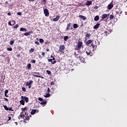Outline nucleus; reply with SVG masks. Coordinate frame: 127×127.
<instances>
[{
	"mask_svg": "<svg viewBox=\"0 0 127 127\" xmlns=\"http://www.w3.org/2000/svg\"><path fill=\"white\" fill-rule=\"evenodd\" d=\"M44 97L45 98H49V97H50V94L48 93L46 95H44Z\"/></svg>",
	"mask_w": 127,
	"mask_h": 127,
	"instance_id": "bb28decb",
	"label": "nucleus"
},
{
	"mask_svg": "<svg viewBox=\"0 0 127 127\" xmlns=\"http://www.w3.org/2000/svg\"><path fill=\"white\" fill-rule=\"evenodd\" d=\"M101 25V24L100 23H97L96 24L94 27L93 28L94 29H97V28H99V27Z\"/></svg>",
	"mask_w": 127,
	"mask_h": 127,
	"instance_id": "9b49d317",
	"label": "nucleus"
},
{
	"mask_svg": "<svg viewBox=\"0 0 127 127\" xmlns=\"http://www.w3.org/2000/svg\"><path fill=\"white\" fill-rule=\"evenodd\" d=\"M70 27H71V23L67 24V25L66 27V30H68V29H69Z\"/></svg>",
	"mask_w": 127,
	"mask_h": 127,
	"instance_id": "4be33fe9",
	"label": "nucleus"
},
{
	"mask_svg": "<svg viewBox=\"0 0 127 127\" xmlns=\"http://www.w3.org/2000/svg\"><path fill=\"white\" fill-rule=\"evenodd\" d=\"M35 44H37V45H39L40 43L38 41L35 42Z\"/></svg>",
	"mask_w": 127,
	"mask_h": 127,
	"instance_id": "37998d69",
	"label": "nucleus"
},
{
	"mask_svg": "<svg viewBox=\"0 0 127 127\" xmlns=\"http://www.w3.org/2000/svg\"><path fill=\"white\" fill-rule=\"evenodd\" d=\"M73 28H78V24H74L73 25Z\"/></svg>",
	"mask_w": 127,
	"mask_h": 127,
	"instance_id": "c85d7f7f",
	"label": "nucleus"
},
{
	"mask_svg": "<svg viewBox=\"0 0 127 127\" xmlns=\"http://www.w3.org/2000/svg\"><path fill=\"white\" fill-rule=\"evenodd\" d=\"M19 25H18V24H16L15 25H14L13 27V28H14V29H16V28H18V27H19Z\"/></svg>",
	"mask_w": 127,
	"mask_h": 127,
	"instance_id": "393cba45",
	"label": "nucleus"
},
{
	"mask_svg": "<svg viewBox=\"0 0 127 127\" xmlns=\"http://www.w3.org/2000/svg\"><path fill=\"white\" fill-rule=\"evenodd\" d=\"M22 90L23 92H26V88H25V87H22Z\"/></svg>",
	"mask_w": 127,
	"mask_h": 127,
	"instance_id": "f704fd0d",
	"label": "nucleus"
},
{
	"mask_svg": "<svg viewBox=\"0 0 127 127\" xmlns=\"http://www.w3.org/2000/svg\"><path fill=\"white\" fill-rule=\"evenodd\" d=\"M40 104L41 105H46L47 102L46 101H42Z\"/></svg>",
	"mask_w": 127,
	"mask_h": 127,
	"instance_id": "7c9ffc66",
	"label": "nucleus"
},
{
	"mask_svg": "<svg viewBox=\"0 0 127 127\" xmlns=\"http://www.w3.org/2000/svg\"><path fill=\"white\" fill-rule=\"evenodd\" d=\"M8 90H6L5 91L4 94H8Z\"/></svg>",
	"mask_w": 127,
	"mask_h": 127,
	"instance_id": "09e8293b",
	"label": "nucleus"
},
{
	"mask_svg": "<svg viewBox=\"0 0 127 127\" xmlns=\"http://www.w3.org/2000/svg\"><path fill=\"white\" fill-rule=\"evenodd\" d=\"M69 39V36H65L64 38V41H67Z\"/></svg>",
	"mask_w": 127,
	"mask_h": 127,
	"instance_id": "6ab92c4d",
	"label": "nucleus"
},
{
	"mask_svg": "<svg viewBox=\"0 0 127 127\" xmlns=\"http://www.w3.org/2000/svg\"><path fill=\"white\" fill-rule=\"evenodd\" d=\"M10 120H11V117H8V119L7 120V122H8V121H10Z\"/></svg>",
	"mask_w": 127,
	"mask_h": 127,
	"instance_id": "a18cd8bd",
	"label": "nucleus"
},
{
	"mask_svg": "<svg viewBox=\"0 0 127 127\" xmlns=\"http://www.w3.org/2000/svg\"><path fill=\"white\" fill-rule=\"evenodd\" d=\"M78 17H79V18H81L83 20H86V19H87V17H86V16L82 15H79Z\"/></svg>",
	"mask_w": 127,
	"mask_h": 127,
	"instance_id": "6e6552de",
	"label": "nucleus"
},
{
	"mask_svg": "<svg viewBox=\"0 0 127 127\" xmlns=\"http://www.w3.org/2000/svg\"><path fill=\"white\" fill-rule=\"evenodd\" d=\"M114 15H110L109 17L110 20L112 19H114Z\"/></svg>",
	"mask_w": 127,
	"mask_h": 127,
	"instance_id": "2f4dec72",
	"label": "nucleus"
},
{
	"mask_svg": "<svg viewBox=\"0 0 127 127\" xmlns=\"http://www.w3.org/2000/svg\"><path fill=\"white\" fill-rule=\"evenodd\" d=\"M33 76H34V77H36L37 78H42V79H43L44 78V77H41L39 75H34Z\"/></svg>",
	"mask_w": 127,
	"mask_h": 127,
	"instance_id": "cd10ccee",
	"label": "nucleus"
},
{
	"mask_svg": "<svg viewBox=\"0 0 127 127\" xmlns=\"http://www.w3.org/2000/svg\"><path fill=\"white\" fill-rule=\"evenodd\" d=\"M51 85H54V81H52L51 82Z\"/></svg>",
	"mask_w": 127,
	"mask_h": 127,
	"instance_id": "603ef678",
	"label": "nucleus"
},
{
	"mask_svg": "<svg viewBox=\"0 0 127 127\" xmlns=\"http://www.w3.org/2000/svg\"><path fill=\"white\" fill-rule=\"evenodd\" d=\"M25 119H26V120L27 121L29 120V119H30L29 116H26V117H25Z\"/></svg>",
	"mask_w": 127,
	"mask_h": 127,
	"instance_id": "58836bf2",
	"label": "nucleus"
},
{
	"mask_svg": "<svg viewBox=\"0 0 127 127\" xmlns=\"http://www.w3.org/2000/svg\"><path fill=\"white\" fill-rule=\"evenodd\" d=\"M20 104H21L22 105H23V106H24V104L25 103V102L24 101V100L23 99V100H21L20 101Z\"/></svg>",
	"mask_w": 127,
	"mask_h": 127,
	"instance_id": "5701e85b",
	"label": "nucleus"
},
{
	"mask_svg": "<svg viewBox=\"0 0 127 127\" xmlns=\"http://www.w3.org/2000/svg\"><path fill=\"white\" fill-rule=\"evenodd\" d=\"M4 109L6 110V111H8V108L6 105H3Z\"/></svg>",
	"mask_w": 127,
	"mask_h": 127,
	"instance_id": "473e14b6",
	"label": "nucleus"
},
{
	"mask_svg": "<svg viewBox=\"0 0 127 127\" xmlns=\"http://www.w3.org/2000/svg\"><path fill=\"white\" fill-rule=\"evenodd\" d=\"M27 67L28 70H30V69H31V64H28L27 65Z\"/></svg>",
	"mask_w": 127,
	"mask_h": 127,
	"instance_id": "412c9836",
	"label": "nucleus"
},
{
	"mask_svg": "<svg viewBox=\"0 0 127 127\" xmlns=\"http://www.w3.org/2000/svg\"><path fill=\"white\" fill-rule=\"evenodd\" d=\"M52 61H53V60H55V58H54V57H53V59H52Z\"/></svg>",
	"mask_w": 127,
	"mask_h": 127,
	"instance_id": "69168bd1",
	"label": "nucleus"
},
{
	"mask_svg": "<svg viewBox=\"0 0 127 127\" xmlns=\"http://www.w3.org/2000/svg\"><path fill=\"white\" fill-rule=\"evenodd\" d=\"M91 4H92V1H91V0H88V1H87V2L86 3L85 5H88V6H89V5H91Z\"/></svg>",
	"mask_w": 127,
	"mask_h": 127,
	"instance_id": "4468645a",
	"label": "nucleus"
},
{
	"mask_svg": "<svg viewBox=\"0 0 127 127\" xmlns=\"http://www.w3.org/2000/svg\"><path fill=\"white\" fill-rule=\"evenodd\" d=\"M39 41L41 44L44 43V40L43 39H40Z\"/></svg>",
	"mask_w": 127,
	"mask_h": 127,
	"instance_id": "a878e982",
	"label": "nucleus"
},
{
	"mask_svg": "<svg viewBox=\"0 0 127 127\" xmlns=\"http://www.w3.org/2000/svg\"><path fill=\"white\" fill-rule=\"evenodd\" d=\"M107 17H108V14H104L103 15H102L101 18H102V19H104Z\"/></svg>",
	"mask_w": 127,
	"mask_h": 127,
	"instance_id": "f3484780",
	"label": "nucleus"
},
{
	"mask_svg": "<svg viewBox=\"0 0 127 127\" xmlns=\"http://www.w3.org/2000/svg\"><path fill=\"white\" fill-rule=\"evenodd\" d=\"M113 7H114V4H113L112 3L108 5V9H112Z\"/></svg>",
	"mask_w": 127,
	"mask_h": 127,
	"instance_id": "1a4fd4ad",
	"label": "nucleus"
},
{
	"mask_svg": "<svg viewBox=\"0 0 127 127\" xmlns=\"http://www.w3.org/2000/svg\"><path fill=\"white\" fill-rule=\"evenodd\" d=\"M20 31H24V32H25L27 31V29L25 28L22 27L20 29Z\"/></svg>",
	"mask_w": 127,
	"mask_h": 127,
	"instance_id": "dca6fc26",
	"label": "nucleus"
},
{
	"mask_svg": "<svg viewBox=\"0 0 127 127\" xmlns=\"http://www.w3.org/2000/svg\"><path fill=\"white\" fill-rule=\"evenodd\" d=\"M90 36H91V34L87 33L85 35L86 38H89Z\"/></svg>",
	"mask_w": 127,
	"mask_h": 127,
	"instance_id": "b1692460",
	"label": "nucleus"
},
{
	"mask_svg": "<svg viewBox=\"0 0 127 127\" xmlns=\"http://www.w3.org/2000/svg\"><path fill=\"white\" fill-rule=\"evenodd\" d=\"M46 72H47V74H48V75H51V71L47 70Z\"/></svg>",
	"mask_w": 127,
	"mask_h": 127,
	"instance_id": "c9c22d12",
	"label": "nucleus"
},
{
	"mask_svg": "<svg viewBox=\"0 0 127 127\" xmlns=\"http://www.w3.org/2000/svg\"><path fill=\"white\" fill-rule=\"evenodd\" d=\"M35 0H29V1H34Z\"/></svg>",
	"mask_w": 127,
	"mask_h": 127,
	"instance_id": "0e129e2a",
	"label": "nucleus"
},
{
	"mask_svg": "<svg viewBox=\"0 0 127 127\" xmlns=\"http://www.w3.org/2000/svg\"><path fill=\"white\" fill-rule=\"evenodd\" d=\"M5 99V101H6V102H8V99L7 98H4Z\"/></svg>",
	"mask_w": 127,
	"mask_h": 127,
	"instance_id": "6e6d98bb",
	"label": "nucleus"
},
{
	"mask_svg": "<svg viewBox=\"0 0 127 127\" xmlns=\"http://www.w3.org/2000/svg\"><path fill=\"white\" fill-rule=\"evenodd\" d=\"M30 52H34V49L31 48L30 50Z\"/></svg>",
	"mask_w": 127,
	"mask_h": 127,
	"instance_id": "ea45409f",
	"label": "nucleus"
},
{
	"mask_svg": "<svg viewBox=\"0 0 127 127\" xmlns=\"http://www.w3.org/2000/svg\"><path fill=\"white\" fill-rule=\"evenodd\" d=\"M7 15L10 16V15H11V14L10 12H8L7 13Z\"/></svg>",
	"mask_w": 127,
	"mask_h": 127,
	"instance_id": "4d7b16f0",
	"label": "nucleus"
},
{
	"mask_svg": "<svg viewBox=\"0 0 127 127\" xmlns=\"http://www.w3.org/2000/svg\"><path fill=\"white\" fill-rule=\"evenodd\" d=\"M46 51H47V52H49L50 51L49 49H47Z\"/></svg>",
	"mask_w": 127,
	"mask_h": 127,
	"instance_id": "052dcab7",
	"label": "nucleus"
},
{
	"mask_svg": "<svg viewBox=\"0 0 127 127\" xmlns=\"http://www.w3.org/2000/svg\"><path fill=\"white\" fill-rule=\"evenodd\" d=\"M8 111H11L12 112H13V110L12 109V107H9L8 108Z\"/></svg>",
	"mask_w": 127,
	"mask_h": 127,
	"instance_id": "72a5a7b5",
	"label": "nucleus"
},
{
	"mask_svg": "<svg viewBox=\"0 0 127 127\" xmlns=\"http://www.w3.org/2000/svg\"><path fill=\"white\" fill-rule=\"evenodd\" d=\"M14 24H11V23L10 22V21L8 22V25H10L11 26H12V25H13Z\"/></svg>",
	"mask_w": 127,
	"mask_h": 127,
	"instance_id": "c03bdc74",
	"label": "nucleus"
},
{
	"mask_svg": "<svg viewBox=\"0 0 127 127\" xmlns=\"http://www.w3.org/2000/svg\"><path fill=\"white\" fill-rule=\"evenodd\" d=\"M44 2H46V0H42Z\"/></svg>",
	"mask_w": 127,
	"mask_h": 127,
	"instance_id": "338daca9",
	"label": "nucleus"
},
{
	"mask_svg": "<svg viewBox=\"0 0 127 127\" xmlns=\"http://www.w3.org/2000/svg\"><path fill=\"white\" fill-rule=\"evenodd\" d=\"M85 44L86 46H89V47L92 46V47H94V45H93V40H88L85 43Z\"/></svg>",
	"mask_w": 127,
	"mask_h": 127,
	"instance_id": "20e7f679",
	"label": "nucleus"
},
{
	"mask_svg": "<svg viewBox=\"0 0 127 127\" xmlns=\"http://www.w3.org/2000/svg\"><path fill=\"white\" fill-rule=\"evenodd\" d=\"M17 57H20V55H17Z\"/></svg>",
	"mask_w": 127,
	"mask_h": 127,
	"instance_id": "e2e57ef3",
	"label": "nucleus"
},
{
	"mask_svg": "<svg viewBox=\"0 0 127 127\" xmlns=\"http://www.w3.org/2000/svg\"><path fill=\"white\" fill-rule=\"evenodd\" d=\"M10 45H12L14 44V41L13 40H11L9 42Z\"/></svg>",
	"mask_w": 127,
	"mask_h": 127,
	"instance_id": "c756f323",
	"label": "nucleus"
},
{
	"mask_svg": "<svg viewBox=\"0 0 127 127\" xmlns=\"http://www.w3.org/2000/svg\"><path fill=\"white\" fill-rule=\"evenodd\" d=\"M42 56H44V55H45V53L42 52Z\"/></svg>",
	"mask_w": 127,
	"mask_h": 127,
	"instance_id": "864d4df0",
	"label": "nucleus"
},
{
	"mask_svg": "<svg viewBox=\"0 0 127 127\" xmlns=\"http://www.w3.org/2000/svg\"><path fill=\"white\" fill-rule=\"evenodd\" d=\"M26 110H27V107H25L24 108H22V112H21L20 115L18 116L19 120L20 119H22L24 118V114H23V112H25Z\"/></svg>",
	"mask_w": 127,
	"mask_h": 127,
	"instance_id": "f03ea898",
	"label": "nucleus"
},
{
	"mask_svg": "<svg viewBox=\"0 0 127 127\" xmlns=\"http://www.w3.org/2000/svg\"><path fill=\"white\" fill-rule=\"evenodd\" d=\"M38 100H39V101H41V102H43V98H41V97H39V98H38Z\"/></svg>",
	"mask_w": 127,
	"mask_h": 127,
	"instance_id": "4c0bfd02",
	"label": "nucleus"
},
{
	"mask_svg": "<svg viewBox=\"0 0 127 127\" xmlns=\"http://www.w3.org/2000/svg\"><path fill=\"white\" fill-rule=\"evenodd\" d=\"M44 13L45 16H49V11H48V9L47 8L44 9Z\"/></svg>",
	"mask_w": 127,
	"mask_h": 127,
	"instance_id": "39448f33",
	"label": "nucleus"
},
{
	"mask_svg": "<svg viewBox=\"0 0 127 127\" xmlns=\"http://www.w3.org/2000/svg\"><path fill=\"white\" fill-rule=\"evenodd\" d=\"M28 86L29 89H30V88H31V85H28Z\"/></svg>",
	"mask_w": 127,
	"mask_h": 127,
	"instance_id": "bf43d9fd",
	"label": "nucleus"
},
{
	"mask_svg": "<svg viewBox=\"0 0 127 127\" xmlns=\"http://www.w3.org/2000/svg\"><path fill=\"white\" fill-rule=\"evenodd\" d=\"M99 19L100 17H99V15H97L94 17L95 21H98V20H99Z\"/></svg>",
	"mask_w": 127,
	"mask_h": 127,
	"instance_id": "a211bd4d",
	"label": "nucleus"
},
{
	"mask_svg": "<svg viewBox=\"0 0 127 127\" xmlns=\"http://www.w3.org/2000/svg\"><path fill=\"white\" fill-rule=\"evenodd\" d=\"M7 94H5L4 93V96L5 97H6V98H7L8 97V95H7Z\"/></svg>",
	"mask_w": 127,
	"mask_h": 127,
	"instance_id": "5fc2aeb1",
	"label": "nucleus"
},
{
	"mask_svg": "<svg viewBox=\"0 0 127 127\" xmlns=\"http://www.w3.org/2000/svg\"><path fill=\"white\" fill-rule=\"evenodd\" d=\"M12 22L14 23V24H15V21H12Z\"/></svg>",
	"mask_w": 127,
	"mask_h": 127,
	"instance_id": "680f3d73",
	"label": "nucleus"
},
{
	"mask_svg": "<svg viewBox=\"0 0 127 127\" xmlns=\"http://www.w3.org/2000/svg\"><path fill=\"white\" fill-rule=\"evenodd\" d=\"M60 18V16H57L56 18L53 19V21H58Z\"/></svg>",
	"mask_w": 127,
	"mask_h": 127,
	"instance_id": "ddd939ff",
	"label": "nucleus"
},
{
	"mask_svg": "<svg viewBox=\"0 0 127 127\" xmlns=\"http://www.w3.org/2000/svg\"><path fill=\"white\" fill-rule=\"evenodd\" d=\"M5 3H8L7 2V1H6L5 2Z\"/></svg>",
	"mask_w": 127,
	"mask_h": 127,
	"instance_id": "774afa93",
	"label": "nucleus"
},
{
	"mask_svg": "<svg viewBox=\"0 0 127 127\" xmlns=\"http://www.w3.org/2000/svg\"><path fill=\"white\" fill-rule=\"evenodd\" d=\"M32 33H33V32H32V31H30L29 32H27V33H25L24 34V35L25 36H29L30 34H32Z\"/></svg>",
	"mask_w": 127,
	"mask_h": 127,
	"instance_id": "f8f14e48",
	"label": "nucleus"
},
{
	"mask_svg": "<svg viewBox=\"0 0 127 127\" xmlns=\"http://www.w3.org/2000/svg\"><path fill=\"white\" fill-rule=\"evenodd\" d=\"M74 54L75 55V57L76 58H77V59H80V60H84V58H83V57H82L81 56H79V55L77 54L76 55V53H74Z\"/></svg>",
	"mask_w": 127,
	"mask_h": 127,
	"instance_id": "0eeeda50",
	"label": "nucleus"
},
{
	"mask_svg": "<svg viewBox=\"0 0 127 127\" xmlns=\"http://www.w3.org/2000/svg\"><path fill=\"white\" fill-rule=\"evenodd\" d=\"M33 74H36V75H40V74L39 73V72H33Z\"/></svg>",
	"mask_w": 127,
	"mask_h": 127,
	"instance_id": "49530a36",
	"label": "nucleus"
},
{
	"mask_svg": "<svg viewBox=\"0 0 127 127\" xmlns=\"http://www.w3.org/2000/svg\"><path fill=\"white\" fill-rule=\"evenodd\" d=\"M36 113V110H32L31 112V115H34Z\"/></svg>",
	"mask_w": 127,
	"mask_h": 127,
	"instance_id": "aec40b11",
	"label": "nucleus"
},
{
	"mask_svg": "<svg viewBox=\"0 0 127 127\" xmlns=\"http://www.w3.org/2000/svg\"><path fill=\"white\" fill-rule=\"evenodd\" d=\"M86 53L87 55H90V56H92V52L90 50L86 51Z\"/></svg>",
	"mask_w": 127,
	"mask_h": 127,
	"instance_id": "2eb2a0df",
	"label": "nucleus"
},
{
	"mask_svg": "<svg viewBox=\"0 0 127 127\" xmlns=\"http://www.w3.org/2000/svg\"><path fill=\"white\" fill-rule=\"evenodd\" d=\"M33 83V81L32 80H29V81L27 82L26 86H30L31 85V84Z\"/></svg>",
	"mask_w": 127,
	"mask_h": 127,
	"instance_id": "9d476101",
	"label": "nucleus"
},
{
	"mask_svg": "<svg viewBox=\"0 0 127 127\" xmlns=\"http://www.w3.org/2000/svg\"><path fill=\"white\" fill-rule=\"evenodd\" d=\"M47 92H48V93H50V89H49V87H48V88Z\"/></svg>",
	"mask_w": 127,
	"mask_h": 127,
	"instance_id": "8fccbe9b",
	"label": "nucleus"
},
{
	"mask_svg": "<svg viewBox=\"0 0 127 127\" xmlns=\"http://www.w3.org/2000/svg\"><path fill=\"white\" fill-rule=\"evenodd\" d=\"M104 34H108V32L107 31H105L104 32Z\"/></svg>",
	"mask_w": 127,
	"mask_h": 127,
	"instance_id": "13d9d810",
	"label": "nucleus"
},
{
	"mask_svg": "<svg viewBox=\"0 0 127 127\" xmlns=\"http://www.w3.org/2000/svg\"><path fill=\"white\" fill-rule=\"evenodd\" d=\"M83 46V42L81 41H78L77 42V45L76 48H74L75 50H80L81 49V47Z\"/></svg>",
	"mask_w": 127,
	"mask_h": 127,
	"instance_id": "7ed1b4c3",
	"label": "nucleus"
},
{
	"mask_svg": "<svg viewBox=\"0 0 127 127\" xmlns=\"http://www.w3.org/2000/svg\"><path fill=\"white\" fill-rule=\"evenodd\" d=\"M48 62H51V63H52V59H49L48 60Z\"/></svg>",
	"mask_w": 127,
	"mask_h": 127,
	"instance_id": "79ce46f5",
	"label": "nucleus"
},
{
	"mask_svg": "<svg viewBox=\"0 0 127 127\" xmlns=\"http://www.w3.org/2000/svg\"><path fill=\"white\" fill-rule=\"evenodd\" d=\"M7 50H8V51H12V48H7Z\"/></svg>",
	"mask_w": 127,
	"mask_h": 127,
	"instance_id": "e433bc0d",
	"label": "nucleus"
},
{
	"mask_svg": "<svg viewBox=\"0 0 127 127\" xmlns=\"http://www.w3.org/2000/svg\"><path fill=\"white\" fill-rule=\"evenodd\" d=\"M31 62L32 63H34V64H35V62H36V61H35V60H32Z\"/></svg>",
	"mask_w": 127,
	"mask_h": 127,
	"instance_id": "a19ab883",
	"label": "nucleus"
},
{
	"mask_svg": "<svg viewBox=\"0 0 127 127\" xmlns=\"http://www.w3.org/2000/svg\"><path fill=\"white\" fill-rule=\"evenodd\" d=\"M18 15H21V12H19L17 13Z\"/></svg>",
	"mask_w": 127,
	"mask_h": 127,
	"instance_id": "3c124183",
	"label": "nucleus"
},
{
	"mask_svg": "<svg viewBox=\"0 0 127 127\" xmlns=\"http://www.w3.org/2000/svg\"><path fill=\"white\" fill-rule=\"evenodd\" d=\"M21 100H24V101L26 102V103H28V97H26V96H21Z\"/></svg>",
	"mask_w": 127,
	"mask_h": 127,
	"instance_id": "423d86ee",
	"label": "nucleus"
},
{
	"mask_svg": "<svg viewBox=\"0 0 127 127\" xmlns=\"http://www.w3.org/2000/svg\"><path fill=\"white\" fill-rule=\"evenodd\" d=\"M55 63H56V61H54L51 63L52 64H55Z\"/></svg>",
	"mask_w": 127,
	"mask_h": 127,
	"instance_id": "de8ad7c7",
	"label": "nucleus"
},
{
	"mask_svg": "<svg viewBox=\"0 0 127 127\" xmlns=\"http://www.w3.org/2000/svg\"><path fill=\"white\" fill-rule=\"evenodd\" d=\"M65 51V46L64 45H61L60 46L59 51L57 52V53L59 52H62L63 54H64V51Z\"/></svg>",
	"mask_w": 127,
	"mask_h": 127,
	"instance_id": "f257e3e1",
	"label": "nucleus"
}]
</instances>
